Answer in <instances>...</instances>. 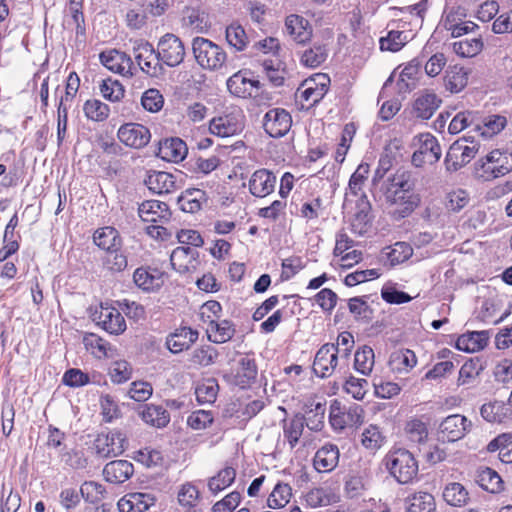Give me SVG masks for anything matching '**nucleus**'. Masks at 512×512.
I'll return each instance as SVG.
<instances>
[{
    "mask_svg": "<svg viewBox=\"0 0 512 512\" xmlns=\"http://www.w3.org/2000/svg\"><path fill=\"white\" fill-rule=\"evenodd\" d=\"M385 465L389 473L400 484L412 483L418 475V462L406 449H397L385 456Z\"/></svg>",
    "mask_w": 512,
    "mask_h": 512,
    "instance_id": "f257e3e1",
    "label": "nucleus"
},
{
    "mask_svg": "<svg viewBox=\"0 0 512 512\" xmlns=\"http://www.w3.org/2000/svg\"><path fill=\"white\" fill-rule=\"evenodd\" d=\"M138 214L142 221L151 223L147 233L152 237H162L167 234L163 224L169 222L171 211L165 202L159 200H146L138 207Z\"/></svg>",
    "mask_w": 512,
    "mask_h": 512,
    "instance_id": "f03ea898",
    "label": "nucleus"
},
{
    "mask_svg": "<svg viewBox=\"0 0 512 512\" xmlns=\"http://www.w3.org/2000/svg\"><path fill=\"white\" fill-rule=\"evenodd\" d=\"M192 51L196 62L202 68L211 71L222 68L227 59V54L222 47L203 37L193 39Z\"/></svg>",
    "mask_w": 512,
    "mask_h": 512,
    "instance_id": "7ed1b4c3",
    "label": "nucleus"
},
{
    "mask_svg": "<svg viewBox=\"0 0 512 512\" xmlns=\"http://www.w3.org/2000/svg\"><path fill=\"white\" fill-rule=\"evenodd\" d=\"M133 54L140 70L154 78L163 77L166 70L154 46L143 39L133 43Z\"/></svg>",
    "mask_w": 512,
    "mask_h": 512,
    "instance_id": "20e7f679",
    "label": "nucleus"
},
{
    "mask_svg": "<svg viewBox=\"0 0 512 512\" xmlns=\"http://www.w3.org/2000/svg\"><path fill=\"white\" fill-rule=\"evenodd\" d=\"M93 446L96 454L101 458L119 456L128 447L127 434L121 429L101 432L95 438Z\"/></svg>",
    "mask_w": 512,
    "mask_h": 512,
    "instance_id": "39448f33",
    "label": "nucleus"
},
{
    "mask_svg": "<svg viewBox=\"0 0 512 512\" xmlns=\"http://www.w3.org/2000/svg\"><path fill=\"white\" fill-rule=\"evenodd\" d=\"M417 149L412 155V164L422 167L424 164L436 163L442 154L437 138L431 133H421L414 138Z\"/></svg>",
    "mask_w": 512,
    "mask_h": 512,
    "instance_id": "423d86ee",
    "label": "nucleus"
},
{
    "mask_svg": "<svg viewBox=\"0 0 512 512\" xmlns=\"http://www.w3.org/2000/svg\"><path fill=\"white\" fill-rule=\"evenodd\" d=\"M163 66L177 67L185 58L186 50L182 40L172 33L163 35L156 49Z\"/></svg>",
    "mask_w": 512,
    "mask_h": 512,
    "instance_id": "0eeeda50",
    "label": "nucleus"
},
{
    "mask_svg": "<svg viewBox=\"0 0 512 512\" xmlns=\"http://www.w3.org/2000/svg\"><path fill=\"white\" fill-rule=\"evenodd\" d=\"M226 84L232 95L244 99L256 96L261 87L260 81L247 69L234 73Z\"/></svg>",
    "mask_w": 512,
    "mask_h": 512,
    "instance_id": "6e6552de",
    "label": "nucleus"
},
{
    "mask_svg": "<svg viewBox=\"0 0 512 512\" xmlns=\"http://www.w3.org/2000/svg\"><path fill=\"white\" fill-rule=\"evenodd\" d=\"M468 139H459L455 141L448 149L445 156V166L450 172H455L468 164L477 154L478 145L468 146Z\"/></svg>",
    "mask_w": 512,
    "mask_h": 512,
    "instance_id": "1a4fd4ad",
    "label": "nucleus"
},
{
    "mask_svg": "<svg viewBox=\"0 0 512 512\" xmlns=\"http://www.w3.org/2000/svg\"><path fill=\"white\" fill-rule=\"evenodd\" d=\"M384 197L388 204L396 206L393 215L396 219L408 217L420 204L421 197L417 191L410 193L401 191H384Z\"/></svg>",
    "mask_w": 512,
    "mask_h": 512,
    "instance_id": "9d476101",
    "label": "nucleus"
},
{
    "mask_svg": "<svg viewBox=\"0 0 512 512\" xmlns=\"http://www.w3.org/2000/svg\"><path fill=\"white\" fill-rule=\"evenodd\" d=\"M264 131L272 138L285 136L292 125L290 113L283 108H272L268 110L262 121Z\"/></svg>",
    "mask_w": 512,
    "mask_h": 512,
    "instance_id": "9b49d317",
    "label": "nucleus"
},
{
    "mask_svg": "<svg viewBox=\"0 0 512 512\" xmlns=\"http://www.w3.org/2000/svg\"><path fill=\"white\" fill-rule=\"evenodd\" d=\"M512 170V154L499 149L491 151L482 162V178L492 180L504 176Z\"/></svg>",
    "mask_w": 512,
    "mask_h": 512,
    "instance_id": "f8f14e48",
    "label": "nucleus"
},
{
    "mask_svg": "<svg viewBox=\"0 0 512 512\" xmlns=\"http://www.w3.org/2000/svg\"><path fill=\"white\" fill-rule=\"evenodd\" d=\"M100 62L103 66L114 73L122 76L132 77L137 70L131 57L125 52L118 50L103 51L99 55Z\"/></svg>",
    "mask_w": 512,
    "mask_h": 512,
    "instance_id": "ddd939ff",
    "label": "nucleus"
},
{
    "mask_svg": "<svg viewBox=\"0 0 512 512\" xmlns=\"http://www.w3.org/2000/svg\"><path fill=\"white\" fill-rule=\"evenodd\" d=\"M238 364L239 368L237 371L225 375L224 378L230 385L240 389H247L256 381L258 374L256 361L254 358L246 355L239 360Z\"/></svg>",
    "mask_w": 512,
    "mask_h": 512,
    "instance_id": "4468645a",
    "label": "nucleus"
},
{
    "mask_svg": "<svg viewBox=\"0 0 512 512\" xmlns=\"http://www.w3.org/2000/svg\"><path fill=\"white\" fill-rule=\"evenodd\" d=\"M117 137L127 147L140 149L145 147L150 139V130L139 123H125L120 126Z\"/></svg>",
    "mask_w": 512,
    "mask_h": 512,
    "instance_id": "2eb2a0df",
    "label": "nucleus"
},
{
    "mask_svg": "<svg viewBox=\"0 0 512 512\" xmlns=\"http://www.w3.org/2000/svg\"><path fill=\"white\" fill-rule=\"evenodd\" d=\"M199 253L189 246H179L170 255L172 267L180 274L192 273L199 265Z\"/></svg>",
    "mask_w": 512,
    "mask_h": 512,
    "instance_id": "dca6fc26",
    "label": "nucleus"
},
{
    "mask_svg": "<svg viewBox=\"0 0 512 512\" xmlns=\"http://www.w3.org/2000/svg\"><path fill=\"white\" fill-rule=\"evenodd\" d=\"M243 129V115L225 114L213 118L209 123V130L212 134L220 137H229L239 133Z\"/></svg>",
    "mask_w": 512,
    "mask_h": 512,
    "instance_id": "f3484780",
    "label": "nucleus"
},
{
    "mask_svg": "<svg viewBox=\"0 0 512 512\" xmlns=\"http://www.w3.org/2000/svg\"><path fill=\"white\" fill-rule=\"evenodd\" d=\"M467 419L459 414L446 417L439 425L438 438L443 442H455L461 439L466 432Z\"/></svg>",
    "mask_w": 512,
    "mask_h": 512,
    "instance_id": "a211bd4d",
    "label": "nucleus"
},
{
    "mask_svg": "<svg viewBox=\"0 0 512 512\" xmlns=\"http://www.w3.org/2000/svg\"><path fill=\"white\" fill-rule=\"evenodd\" d=\"M163 277L164 273L162 271L148 266L138 267L133 273L135 285L145 292L159 290L164 283Z\"/></svg>",
    "mask_w": 512,
    "mask_h": 512,
    "instance_id": "6ab92c4d",
    "label": "nucleus"
},
{
    "mask_svg": "<svg viewBox=\"0 0 512 512\" xmlns=\"http://www.w3.org/2000/svg\"><path fill=\"white\" fill-rule=\"evenodd\" d=\"M356 211L351 219V230L353 233L363 236L367 233L372 223L371 204L366 194H361L356 200Z\"/></svg>",
    "mask_w": 512,
    "mask_h": 512,
    "instance_id": "aec40b11",
    "label": "nucleus"
},
{
    "mask_svg": "<svg viewBox=\"0 0 512 512\" xmlns=\"http://www.w3.org/2000/svg\"><path fill=\"white\" fill-rule=\"evenodd\" d=\"M276 176L267 169L256 170L249 180L250 193L259 198H264L274 192Z\"/></svg>",
    "mask_w": 512,
    "mask_h": 512,
    "instance_id": "412c9836",
    "label": "nucleus"
},
{
    "mask_svg": "<svg viewBox=\"0 0 512 512\" xmlns=\"http://www.w3.org/2000/svg\"><path fill=\"white\" fill-rule=\"evenodd\" d=\"M199 337V332L191 327L182 326L166 338V346L173 354L188 350Z\"/></svg>",
    "mask_w": 512,
    "mask_h": 512,
    "instance_id": "4be33fe9",
    "label": "nucleus"
},
{
    "mask_svg": "<svg viewBox=\"0 0 512 512\" xmlns=\"http://www.w3.org/2000/svg\"><path fill=\"white\" fill-rule=\"evenodd\" d=\"M187 153L186 143L178 137H172L159 142L156 155L164 161L178 163L184 160Z\"/></svg>",
    "mask_w": 512,
    "mask_h": 512,
    "instance_id": "5701e85b",
    "label": "nucleus"
},
{
    "mask_svg": "<svg viewBox=\"0 0 512 512\" xmlns=\"http://www.w3.org/2000/svg\"><path fill=\"white\" fill-rule=\"evenodd\" d=\"M144 184L155 194H168L177 189L176 177L166 171H148Z\"/></svg>",
    "mask_w": 512,
    "mask_h": 512,
    "instance_id": "b1692460",
    "label": "nucleus"
},
{
    "mask_svg": "<svg viewBox=\"0 0 512 512\" xmlns=\"http://www.w3.org/2000/svg\"><path fill=\"white\" fill-rule=\"evenodd\" d=\"M150 493L133 492L124 495L117 503L119 512H145L155 504Z\"/></svg>",
    "mask_w": 512,
    "mask_h": 512,
    "instance_id": "393cba45",
    "label": "nucleus"
},
{
    "mask_svg": "<svg viewBox=\"0 0 512 512\" xmlns=\"http://www.w3.org/2000/svg\"><path fill=\"white\" fill-rule=\"evenodd\" d=\"M98 324L111 335H120L127 328L122 313L117 308L108 306H101Z\"/></svg>",
    "mask_w": 512,
    "mask_h": 512,
    "instance_id": "a878e982",
    "label": "nucleus"
},
{
    "mask_svg": "<svg viewBox=\"0 0 512 512\" xmlns=\"http://www.w3.org/2000/svg\"><path fill=\"white\" fill-rule=\"evenodd\" d=\"M133 473V464L127 460L111 461L107 463L103 469L104 479L113 484L124 483Z\"/></svg>",
    "mask_w": 512,
    "mask_h": 512,
    "instance_id": "bb28decb",
    "label": "nucleus"
},
{
    "mask_svg": "<svg viewBox=\"0 0 512 512\" xmlns=\"http://www.w3.org/2000/svg\"><path fill=\"white\" fill-rule=\"evenodd\" d=\"M338 461V447L334 444H326L315 453L313 465L318 472H329L337 466Z\"/></svg>",
    "mask_w": 512,
    "mask_h": 512,
    "instance_id": "cd10ccee",
    "label": "nucleus"
},
{
    "mask_svg": "<svg viewBox=\"0 0 512 512\" xmlns=\"http://www.w3.org/2000/svg\"><path fill=\"white\" fill-rule=\"evenodd\" d=\"M287 33L299 44H304L312 37L309 22L299 15H289L285 21Z\"/></svg>",
    "mask_w": 512,
    "mask_h": 512,
    "instance_id": "c85d7f7f",
    "label": "nucleus"
},
{
    "mask_svg": "<svg viewBox=\"0 0 512 512\" xmlns=\"http://www.w3.org/2000/svg\"><path fill=\"white\" fill-rule=\"evenodd\" d=\"M236 332L235 325L232 321L223 320H209L207 328V336L209 341L216 344H223L231 340Z\"/></svg>",
    "mask_w": 512,
    "mask_h": 512,
    "instance_id": "c756f323",
    "label": "nucleus"
},
{
    "mask_svg": "<svg viewBox=\"0 0 512 512\" xmlns=\"http://www.w3.org/2000/svg\"><path fill=\"white\" fill-rule=\"evenodd\" d=\"M208 200L206 192L198 188H188L181 193L177 202L180 209L186 213H196L201 210Z\"/></svg>",
    "mask_w": 512,
    "mask_h": 512,
    "instance_id": "7c9ffc66",
    "label": "nucleus"
},
{
    "mask_svg": "<svg viewBox=\"0 0 512 512\" xmlns=\"http://www.w3.org/2000/svg\"><path fill=\"white\" fill-rule=\"evenodd\" d=\"M442 100L432 92H425L420 95L413 104V110L417 118L430 119L439 108Z\"/></svg>",
    "mask_w": 512,
    "mask_h": 512,
    "instance_id": "2f4dec72",
    "label": "nucleus"
},
{
    "mask_svg": "<svg viewBox=\"0 0 512 512\" xmlns=\"http://www.w3.org/2000/svg\"><path fill=\"white\" fill-rule=\"evenodd\" d=\"M141 419L157 428H163L170 422L169 412L160 405L146 404L139 411Z\"/></svg>",
    "mask_w": 512,
    "mask_h": 512,
    "instance_id": "473e14b6",
    "label": "nucleus"
},
{
    "mask_svg": "<svg viewBox=\"0 0 512 512\" xmlns=\"http://www.w3.org/2000/svg\"><path fill=\"white\" fill-rule=\"evenodd\" d=\"M93 241L96 246L105 252L115 248H121L123 244L119 232L111 226L97 229L94 232Z\"/></svg>",
    "mask_w": 512,
    "mask_h": 512,
    "instance_id": "72a5a7b5",
    "label": "nucleus"
},
{
    "mask_svg": "<svg viewBox=\"0 0 512 512\" xmlns=\"http://www.w3.org/2000/svg\"><path fill=\"white\" fill-rule=\"evenodd\" d=\"M301 65L307 68H317L328 57V48L325 44L314 43L312 46L298 52Z\"/></svg>",
    "mask_w": 512,
    "mask_h": 512,
    "instance_id": "f704fd0d",
    "label": "nucleus"
},
{
    "mask_svg": "<svg viewBox=\"0 0 512 512\" xmlns=\"http://www.w3.org/2000/svg\"><path fill=\"white\" fill-rule=\"evenodd\" d=\"M319 82L306 83L307 87L301 92V99L314 106L319 103L328 91L330 79L326 74L318 75Z\"/></svg>",
    "mask_w": 512,
    "mask_h": 512,
    "instance_id": "c9c22d12",
    "label": "nucleus"
},
{
    "mask_svg": "<svg viewBox=\"0 0 512 512\" xmlns=\"http://www.w3.org/2000/svg\"><path fill=\"white\" fill-rule=\"evenodd\" d=\"M512 415V408L503 401H493L482 405V418L491 423H503Z\"/></svg>",
    "mask_w": 512,
    "mask_h": 512,
    "instance_id": "e433bc0d",
    "label": "nucleus"
},
{
    "mask_svg": "<svg viewBox=\"0 0 512 512\" xmlns=\"http://www.w3.org/2000/svg\"><path fill=\"white\" fill-rule=\"evenodd\" d=\"M388 181L385 191H416L417 177L412 171L398 170Z\"/></svg>",
    "mask_w": 512,
    "mask_h": 512,
    "instance_id": "4c0bfd02",
    "label": "nucleus"
},
{
    "mask_svg": "<svg viewBox=\"0 0 512 512\" xmlns=\"http://www.w3.org/2000/svg\"><path fill=\"white\" fill-rule=\"evenodd\" d=\"M102 265L111 274L124 272L128 267L126 251L121 247L105 252V255L102 257Z\"/></svg>",
    "mask_w": 512,
    "mask_h": 512,
    "instance_id": "58836bf2",
    "label": "nucleus"
},
{
    "mask_svg": "<svg viewBox=\"0 0 512 512\" xmlns=\"http://www.w3.org/2000/svg\"><path fill=\"white\" fill-rule=\"evenodd\" d=\"M305 427V417L301 413L295 414L290 419L283 420V435L293 449L303 433Z\"/></svg>",
    "mask_w": 512,
    "mask_h": 512,
    "instance_id": "ea45409f",
    "label": "nucleus"
},
{
    "mask_svg": "<svg viewBox=\"0 0 512 512\" xmlns=\"http://www.w3.org/2000/svg\"><path fill=\"white\" fill-rule=\"evenodd\" d=\"M219 356L218 350L209 344L195 347L189 354V362L193 366L208 367L215 364Z\"/></svg>",
    "mask_w": 512,
    "mask_h": 512,
    "instance_id": "a19ab883",
    "label": "nucleus"
},
{
    "mask_svg": "<svg viewBox=\"0 0 512 512\" xmlns=\"http://www.w3.org/2000/svg\"><path fill=\"white\" fill-rule=\"evenodd\" d=\"M502 300L498 295H492L485 299L482 303V322L497 324L504 320L508 315V312H501L499 316L497 314L501 311Z\"/></svg>",
    "mask_w": 512,
    "mask_h": 512,
    "instance_id": "79ce46f5",
    "label": "nucleus"
},
{
    "mask_svg": "<svg viewBox=\"0 0 512 512\" xmlns=\"http://www.w3.org/2000/svg\"><path fill=\"white\" fill-rule=\"evenodd\" d=\"M334 350L333 343H326L322 345L316 352L313 362V372L320 378H327L332 375V366H330L329 352Z\"/></svg>",
    "mask_w": 512,
    "mask_h": 512,
    "instance_id": "37998d69",
    "label": "nucleus"
},
{
    "mask_svg": "<svg viewBox=\"0 0 512 512\" xmlns=\"http://www.w3.org/2000/svg\"><path fill=\"white\" fill-rule=\"evenodd\" d=\"M468 83V74L462 67H450L444 76V86L451 93H458Z\"/></svg>",
    "mask_w": 512,
    "mask_h": 512,
    "instance_id": "c03bdc74",
    "label": "nucleus"
},
{
    "mask_svg": "<svg viewBox=\"0 0 512 512\" xmlns=\"http://www.w3.org/2000/svg\"><path fill=\"white\" fill-rule=\"evenodd\" d=\"M406 512H434V497L427 492H418L406 499Z\"/></svg>",
    "mask_w": 512,
    "mask_h": 512,
    "instance_id": "a18cd8bd",
    "label": "nucleus"
},
{
    "mask_svg": "<svg viewBox=\"0 0 512 512\" xmlns=\"http://www.w3.org/2000/svg\"><path fill=\"white\" fill-rule=\"evenodd\" d=\"M373 349L368 345L358 348L354 355V368L363 375H369L372 372L375 363Z\"/></svg>",
    "mask_w": 512,
    "mask_h": 512,
    "instance_id": "49530a36",
    "label": "nucleus"
},
{
    "mask_svg": "<svg viewBox=\"0 0 512 512\" xmlns=\"http://www.w3.org/2000/svg\"><path fill=\"white\" fill-rule=\"evenodd\" d=\"M443 499L450 506L461 507L468 500V492L460 483H449L443 490Z\"/></svg>",
    "mask_w": 512,
    "mask_h": 512,
    "instance_id": "de8ad7c7",
    "label": "nucleus"
},
{
    "mask_svg": "<svg viewBox=\"0 0 512 512\" xmlns=\"http://www.w3.org/2000/svg\"><path fill=\"white\" fill-rule=\"evenodd\" d=\"M390 364L399 372H408L417 364V357L410 349H401L392 353Z\"/></svg>",
    "mask_w": 512,
    "mask_h": 512,
    "instance_id": "09e8293b",
    "label": "nucleus"
},
{
    "mask_svg": "<svg viewBox=\"0 0 512 512\" xmlns=\"http://www.w3.org/2000/svg\"><path fill=\"white\" fill-rule=\"evenodd\" d=\"M236 471L232 467H225L217 475L208 481V488L213 494H217L229 487L235 480Z\"/></svg>",
    "mask_w": 512,
    "mask_h": 512,
    "instance_id": "8fccbe9b",
    "label": "nucleus"
},
{
    "mask_svg": "<svg viewBox=\"0 0 512 512\" xmlns=\"http://www.w3.org/2000/svg\"><path fill=\"white\" fill-rule=\"evenodd\" d=\"M408 41L407 32L391 30L385 37L380 38V49L382 51L398 52Z\"/></svg>",
    "mask_w": 512,
    "mask_h": 512,
    "instance_id": "3c124183",
    "label": "nucleus"
},
{
    "mask_svg": "<svg viewBox=\"0 0 512 512\" xmlns=\"http://www.w3.org/2000/svg\"><path fill=\"white\" fill-rule=\"evenodd\" d=\"M226 40L235 51H243L249 44V38L244 28L236 23H232L226 28Z\"/></svg>",
    "mask_w": 512,
    "mask_h": 512,
    "instance_id": "603ef678",
    "label": "nucleus"
},
{
    "mask_svg": "<svg viewBox=\"0 0 512 512\" xmlns=\"http://www.w3.org/2000/svg\"><path fill=\"white\" fill-rule=\"evenodd\" d=\"M85 116L95 122L105 121L110 114V108L107 104L98 99L87 100L83 105Z\"/></svg>",
    "mask_w": 512,
    "mask_h": 512,
    "instance_id": "864d4df0",
    "label": "nucleus"
},
{
    "mask_svg": "<svg viewBox=\"0 0 512 512\" xmlns=\"http://www.w3.org/2000/svg\"><path fill=\"white\" fill-rule=\"evenodd\" d=\"M219 386L215 379L210 378L198 384L195 389L196 400L199 404H212L215 402Z\"/></svg>",
    "mask_w": 512,
    "mask_h": 512,
    "instance_id": "5fc2aeb1",
    "label": "nucleus"
},
{
    "mask_svg": "<svg viewBox=\"0 0 512 512\" xmlns=\"http://www.w3.org/2000/svg\"><path fill=\"white\" fill-rule=\"evenodd\" d=\"M82 498L92 504L100 502L106 494L105 487L96 481H85L80 487Z\"/></svg>",
    "mask_w": 512,
    "mask_h": 512,
    "instance_id": "6e6d98bb",
    "label": "nucleus"
},
{
    "mask_svg": "<svg viewBox=\"0 0 512 512\" xmlns=\"http://www.w3.org/2000/svg\"><path fill=\"white\" fill-rule=\"evenodd\" d=\"M385 441V437L376 425H369L361 435V444L368 450L379 449Z\"/></svg>",
    "mask_w": 512,
    "mask_h": 512,
    "instance_id": "4d7b16f0",
    "label": "nucleus"
},
{
    "mask_svg": "<svg viewBox=\"0 0 512 512\" xmlns=\"http://www.w3.org/2000/svg\"><path fill=\"white\" fill-rule=\"evenodd\" d=\"M291 487L288 484L278 483L269 495L267 504L271 509L284 507L290 500Z\"/></svg>",
    "mask_w": 512,
    "mask_h": 512,
    "instance_id": "13d9d810",
    "label": "nucleus"
},
{
    "mask_svg": "<svg viewBox=\"0 0 512 512\" xmlns=\"http://www.w3.org/2000/svg\"><path fill=\"white\" fill-rule=\"evenodd\" d=\"M507 125V119L502 115H489L482 119V138H491L500 133Z\"/></svg>",
    "mask_w": 512,
    "mask_h": 512,
    "instance_id": "bf43d9fd",
    "label": "nucleus"
},
{
    "mask_svg": "<svg viewBox=\"0 0 512 512\" xmlns=\"http://www.w3.org/2000/svg\"><path fill=\"white\" fill-rule=\"evenodd\" d=\"M405 433L408 439L415 443H423L428 437L426 424L420 419H411L405 425Z\"/></svg>",
    "mask_w": 512,
    "mask_h": 512,
    "instance_id": "052dcab7",
    "label": "nucleus"
},
{
    "mask_svg": "<svg viewBox=\"0 0 512 512\" xmlns=\"http://www.w3.org/2000/svg\"><path fill=\"white\" fill-rule=\"evenodd\" d=\"M386 252L387 260L391 266L398 265L409 259L412 255V248L405 242H397Z\"/></svg>",
    "mask_w": 512,
    "mask_h": 512,
    "instance_id": "680f3d73",
    "label": "nucleus"
},
{
    "mask_svg": "<svg viewBox=\"0 0 512 512\" xmlns=\"http://www.w3.org/2000/svg\"><path fill=\"white\" fill-rule=\"evenodd\" d=\"M100 92L106 100L117 102L124 97L125 90L119 81L107 78L102 81Z\"/></svg>",
    "mask_w": 512,
    "mask_h": 512,
    "instance_id": "e2e57ef3",
    "label": "nucleus"
},
{
    "mask_svg": "<svg viewBox=\"0 0 512 512\" xmlns=\"http://www.w3.org/2000/svg\"><path fill=\"white\" fill-rule=\"evenodd\" d=\"M143 108L151 113L160 111L164 105V97L158 89L150 88L141 97Z\"/></svg>",
    "mask_w": 512,
    "mask_h": 512,
    "instance_id": "0e129e2a",
    "label": "nucleus"
},
{
    "mask_svg": "<svg viewBox=\"0 0 512 512\" xmlns=\"http://www.w3.org/2000/svg\"><path fill=\"white\" fill-rule=\"evenodd\" d=\"M482 490L495 494L503 490L500 475L489 467L482 468Z\"/></svg>",
    "mask_w": 512,
    "mask_h": 512,
    "instance_id": "69168bd1",
    "label": "nucleus"
},
{
    "mask_svg": "<svg viewBox=\"0 0 512 512\" xmlns=\"http://www.w3.org/2000/svg\"><path fill=\"white\" fill-rule=\"evenodd\" d=\"M454 52L463 58L474 57L480 53V39H463L453 43Z\"/></svg>",
    "mask_w": 512,
    "mask_h": 512,
    "instance_id": "338daca9",
    "label": "nucleus"
},
{
    "mask_svg": "<svg viewBox=\"0 0 512 512\" xmlns=\"http://www.w3.org/2000/svg\"><path fill=\"white\" fill-rule=\"evenodd\" d=\"M456 348L467 353L480 350V331L466 332L460 335L456 341Z\"/></svg>",
    "mask_w": 512,
    "mask_h": 512,
    "instance_id": "774afa93",
    "label": "nucleus"
}]
</instances>
